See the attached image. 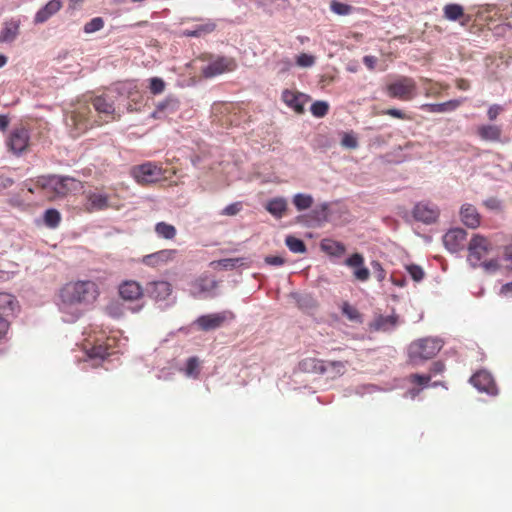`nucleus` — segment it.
<instances>
[{"mask_svg": "<svg viewBox=\"0 0 512 512\" xmlns=\"http://www.w3.org/2000/svg\"><path fill=\"white\" fill-rule=\"evenodd\" d=\"M99 294V287L92 280L68 282L60 290L61 307L64 309L73 305L93 304Z\"/></svg>", "mask_w": 512, "mask_h": 512, "instance_id": "f257e3e1", "label": "nucleus"}, {"mask_svg": "<svg viewBox=\"0 0 512 512\" xmlns=\"http://www.w3.org/2000/svg\"><path fill=\"white\" fill-rule=\"evenodd\" d=\"M91 114L92 111L89 105L83 103L79 104L66 117V125L69 128L70 134L73 138H77L94 126L102 124L101 121L93 119Z\"/></svg>", "mask_w": 512, "mask_h": 512, "instance_id": "f03ea898", "label": "nucleus"}, {"mask_svg": "<svg viewBox=\"0 0 512 512\" xmlns=\"http://www.w3.org/2000/svg\"><path fill=\"white\" fill-rule=\"evenodd\" d=\"M442 348V342L436 338H422L409 346V358L414 364L433 358Z\"/></svg>", "mask_w": 512, "mask_h": 512, "instance_id": "7ed1b4c3", "label": "nucleus"}, {"mask_svg": "<svg viewBox=\"0 0 512 512\" xmlns=\"http://www.w3.org/2000/svg\"><path fill=\"white\" fill-rule=\"evenodd\" d=\"M386 93L390 98L410 101L417 95V85L413 78L401 76L387 84Z\"/></svg>", "mask_w": 512, "mask_h": 512, "instance_id": "20e7f679", "label": "nucleus"}, {"mask_svg": "<svg viewBox=\"0 0 512 512\" xmlns=\"http://www.w3.org/2000/svg\"><path fill=\"white\" fill-rule=\"evenodd\" d=\"M445 370V365L440 362H434L430 367V373L426 375L413 373L407 377V381L412 385L406 392L411 399H415L420 392L429 386L431 378L437 374H441Z\"/></svg>", "mask_w": 512, "mask_h": 512, "instance_id": "39448f33", "label": "nucleus"}, {"mask_svg": "<svg viewBox=\"0 0 512 512\" xmlns=\"http://www.w3.org/2000/svg\"><path fill=\"white\" fill-rule=\"evenodd\" d=\"M131 174L135 180L142 185L156 183L166 178L165 170L153 162H146L134 166L131 170Z\"/></svg>", "mask_w": 512, "mask_h": 512, "instance_id": "423d86ee", "label": "nucleus"}, {"mask_svg": "<svg viewBox=\"0 0 512 512\" xmlns=\"http://www.w3.org/2000/svg\"><path fill=\"white\" fill-rule=\"evenodd\" d=\"M491 250V242L486 237L476 234L472 237L468 246V261L473 267H478Z\"/></svg>", "mask_w": 512, "mask_h": 512, "instance_id": "0eeeda50", "label": "nucleus"}, {"mask_svg": "<svg viewBox=\"0 0 512 512\" xmlns=\"http://www.w3.org/2000/svg\"><path fill=\"white\" fill-rule=\"evenodd\" d=\"M55 174L41 175L28 179L24 186L31 194H38L49 201H53Z\"/></svg>", "mask_w": 512, "mask_h": 512, "instance_id": "6e6552de", "label": "nucleus"}, {"mask_svg": "<svg viewBox=\"0 0 512 512\" xmlns=\"http://www.w3.org/2000/svg\"><path fill=\"white\" fill-rule=\"evenodd\" d=\"M237 68V62L232 57L221 56L211 61L201 69L204 78H213L226 72H232Z\"/></svg>", "mask_w": 512, "mask_h": 512, "instance_id": "1a4fd4ad", "label": "nucleus"}, {"mask_svg": "<svg viewBox=\"0 0 512 512\" xmlns=\"http://www.w3.org/2000/svg\"><path fill=\"white\" fill-rule=\"evenodd\" d=\"M30 143L29 131L24 127L14 128L6 141L9 150L19 156L27 151Z\"/></svg>", "mask_w": 512, "mask_h": 512, "instance_id": "9d476101", "label": "nucleus"}, {"mask_svg": "<svg viewBox=\"0 0 512 512\" xmlns=\"http://www.w3.org/2000/svg\"><path fill=\"white\" fill-rule=\"evenodd\" d=\"M412 215L416 221L429 225L438 220L440 209L436 204L421 201L413 207Z\"/></svg>", "mask_w": 512, "mask_h": 512, "instance_id": "9b49d317", "label": "nucleus"}, {"mask_svg": "<svg viewBox=\"0 0 512 512\" xmlns=\"http://www.w3.org/2000/svg\"><path fill=\"white\" fill-rule=\"evenodd\" d=\"M82 188L81 181L69 177L55 174L54 188H53V201L56 199L64 198L70 193L76 192Z\"/></svg>", "mask_w": 512, "mask_h": 512, "instance_id": "f8f14e48", "label": "nucleus"}, {"mask_svg": "<svg viewBox=\"0 0 512 512\" xmlns=\"http://www.w3.org/2000/svg\"><path fill=\"white\" fill-rule=\"evenodd\" d=\"M232 317V313L228 311L206 314L198 317L195 320V325L202 331L215 330L222 327Z\"/></svg>", "mask_w": 512, "mask_h": 512, "instance_id": "ddd939ff", "label": "nucleus"}, {"mask_svg": "<svg viewBox=\"0 0 512 512\" xmlns=\"http://www.w3.org/2000/svg\"><path fill=\"white\" fill-rule=\"evenodd\" d=\"M172 292V285L168 281H152L146 285L147 295L156 302L168 300V298L172 295Z\"/></svg>", "mask_w": 512, "mask_h": 512, "instance_id": "4468645a", "label": "nucleus"}, {"mask_svg": "<svg viewBox=\"0 0 512 512\" xmlns=\"http://www.w3.org/2000/svg\"><path fill=\"white\" fill-rule=\"evenodd\" d=\"M344 264L353 269V276L356 280L366 282L370 278V271L365 266V259L362 254H352L344 261Z\"/></svg>", "mask_w": 512, "mask_h": 512, "instance_id": "2eb2a0df", "label": "nucleus"}, {"mask_svg": "<svg viewBox=\"0 0 512 512\" xmlns=\"http://www.w3.org/2000/svg\"><path fill=\"white\" fill-rule=\"evenodd\" d=\"M467 232L462 228L450 229L443 236V243L450 252H458L464 247Z\"/></svg>", "mask_w": 512, "mask_h": 512, "instance_id": "dca6fc26", "label": "nucleus"}, {"mask_svg": "<svg viewBox=\"0 0 512 512\" xmlns=\"http://www.w3.org/2000/svg\"><path fill=\"white\" fill-rule=\"evenodd\" d=\"M118 293L122 300L132 302L142 298L144 289L135 280H125L119 285Z\"/></svg>", "mask_w": 512, "mask_h": 512, "instance_id": "f3484780", "label": "nucleus"}, {"mask_svg": "<svg viewBox=\"0 0 512 512\" xmlns=\"http://www.w3.org/2000/svg\"><path fill=\"white\" fill-rule=\"evenodd\" d=\"M470 382L479 391L486 392L491 395L497 394V386L490 373L487 371H478L471 378Z\"/></svg>", "mask_w": 512, "mask_h": 512, "instance_id": "a211bd4d", "label": "nucleus"}, {"mask_svg": "<svg viewBox=\"0 0 512 512\" xmlns=\"http://www.w3.org/2000/svg\"><path fill=\"white\" fill-rule=\"evenodd\" d=\"M177 254L175 249H163L155 253L145 255L142 258V263L150 267H158L165 265L174 260Z\"/></svg>", "mask_w": 512, "mask_h": 512, "instance_id": "6ab92c4d", "label": "nucleus"}, {"mask_svg": "<svg viewBox=\"0 0 512 512\" xmlns=\"http://www.w3.org/2000/svg\"><path fill=\"white\" fill-rule=\"evenodd\" d=\"M281 97L283 102L296 113L302 114L304 112V105L308 100L305 94L286 89L282 92Z\"/></svg>", "mask_w": 512, "mask_h": 512, "instance_id": "aec40b11", "label": "nucleus"}, {"mask_svg": "<svg viewBox=\"0 0 512 512\" xmlns=\"http://www.w3.org/2000/svg\"><path fill=\"white\" fill-rule=\"evenodd\" d=\"M63 6L61 0H50L43 7H41L34 16V24H43L47 22L52 16L57 14Z\"/></svg>", "mask_w": 512, "mask_h": 512, "instance_id": "412c9836", "label": "nucleus"}, {"mask_svg": "<svg viewBox=\"0 0 512 512\" xmlns=\"http://www.w3.org/2000/svg\"><path fill=\"white\" fill-rule=\"evenodd\" d=\"M85 209L88 212L101 211L111 207L109 203V196L105 193L88 192L86 194Z\"/></svg>", "mask_w": 512, "mask_h": 512, "instance_id": "4be33fe9", "label": "nucleus"}, {"mask_svg": "<svg viewBox=\"0 0 512 512\" xmlns=\"http://www.w3.org/2000/svg\"><path fill=\"white\" fill-rule=\"evenodd\" d=\"M461 221L469 228L475 229L481 223V216L471 204H463L460 209Z\"/></svg>", "mask_w": 512, "mask_h": 512, "instance_id": "5701e85b", "label": "nucleus"}, {"mask_svg": "<svg viewBox=\"0 0 512 512\" xmlns=\"http://www.w3.org/2000/svg\"><path fill=\"white\" fill-rule=\"evenodd\" d=\"M398 325V316L393 314L389 316L379 315L369 324L371 331L388 332Z\"/></svg>", "mask_w": 512, "mask_h": 512, "instance_id": "b1692460", "label": "nucleus"}, {"mask_svg": "<svg viewBox=\"0 0 512 512\" xmlns=\"http://www.w3.org/2000/svg\"><path fill=\"white\" fill-rule=\"evenodd\" d=\"M216 286L214 279L201 276L192 283L191 293L194 297H202L203 294L213 291Z\"/></svg>", "mask_w": 512, "mask_h": 512, "instance_id": "393cba45", "label": "nucleus"}, {"mask_svg": "<svg viewBox=\"0 0 512 512\" xmlns=\"http://www.w3.org/2000/svg\"><path fill=\"white\" fill-rule=\"evenodd\" d=\"M92 105L98 114H103L105 117L113 120L115 119V107L112 101H109L107 96L101 95L93 98Z\"/></svg>", "mask_w": 512, "mask_h": 512, "instance_id": "a878e982", "label": "nucleus"}, {"mask_svg": "<svg viewBox=\"0 0 512 512\" xmlns=\"http://www.w3.org/2000/svg\"><path fill=\"white\" fill-rule=\"evenodd\" d=\"M299 367L302 371L307 373H328L326 361L317 358H306L299 363Z\"/></svg>", "mask_w": 512, "mask_h": 512, "instance_id": "bb28decb", "label": "nucleus"}, {"mask_svg": "<svg viewBox=\"0 0 512 512\" xmlns=\"http://www.w3.org/2000/svg\"><path fill=\"white\" fill-rule=\"evenodd\" d=\"M502 130L497 125H481L477 128V135L484 141H500Z\"/></svg>", "mask_w": 512, "mask_h": 512, "instance_id": "cd10ccee", "label": "nucleus"}, {"mask_svg": "<svg viewBox=\"0 0 512 512\" xmlns=\"http://www.w3.org/2000/svg\"><path fill=\"white\" fill-rule=\"evenodd\" d=\"M20 21L11 20L4 24L0 32V42L10 43L14 41L19 33Z\"/></svg>", "mask_w": 512, "mask_h": 512, "instance_id": "c85d7f7f", "label": "nucleus"}, {"mask_svg": "<svg viewBox=\"0 0 512 512\" xmlns=\"http://www.w3.org/2000/svg\"><path fill=\"white\" fill-rule=\"evenodd\" d=\"M320 247L326 254L336 257H340L346 252V247L343 243L332 239H323Z\"/></svg>", "mask_w": 512, "mask_h": 512, "instance_id": "c756f323", "label": "nucleus"}, {"mask_svg": "<svg viewBox=\"0 0 512 512\" xmlns=\"http://www.w3.org/2000/svg\"><path fill=\"white\" fill-rule=\"evenodd\" d=\"M461 103V100L455 99L444 103L424 104L422 108L432 113H443L457 109Z\"/></svg>", "mask_w": 512, "mask_h": 512, "instance_id": "7c9ffc66", "label": "nucleus"}, {"mask_svg": "<svg viewBox=\"0 0 512 512\" xmlns=\"http://www.w3.org/2000/svg\"><path fill=\"white\" fill-rule=\"evenodd\" d=\"M266 210L273 216L281 218L287 210V201L281 197L273 198L267 202Z\"/></svg>", "mask_w": 512, "mask_h": 512, "instance_id": "2f4dec72", "label": "nucleus"}, {"mask_svg": "<svg viewBox=\"0 0 512 512\" xmlns=\"http://www.w3.org/2000/svg\"><path fill=\"white\" fill-rule=\"evenodd\" d=\"M18 308L16 298L6 292H0V311L6 314L13 313Z\"/></svg>", "mask_w": 512, "mask_h": 512, "instance_id": "473e14b6", "label": "nucleus"}, {"mask_svg": "<svg viewBox=\"0 0 512 512\" xmlns=\"http://www.w3.org/2000/svg\"><path fill=\"white\" fill-rule=\"evenodd\" d=\"M112 353V346L108 342L95 344L88 351L89 357L100 359H105Z\"/></svg>", "mask_w": 512, "mask_h": 512, "instance_id": "72a5a7b5", "label": "nucleus"}, {"mask_svg": "<svg viewBox=\"0 0 512 512\" xmlns=\"http://www.w3.org/2000/svg\"><path fill=\"white\" fill-rule=\"evenodd\" d=\"M155 232L158 237L166 240L174 239L177 234L176 228L173 225L168 224L166 222H158L155 225Z\"/></svg>", "mask_w": 512, "mask_h": 512, "instance_id": "f704fd0d", "label": "nucleus"}, {"mask_svg": "<svg viewBox=\"0 0 512 512\" xmlns=\"http://www.w3.org/2000/svg\"><path fill=\"white\" fill-rule=\"evenodd\" d=\"M297 306L303 311H311L317 307V301L309 294L294 295Z\"/></svg>", "mask_w": 512, "mask_h": 512, "instance_id": "c9c22d12", "label": "nucleus"}, {"mask_svg": "<svg viewBox=\"0 0 512 512\" xmlns=\"http://www.w3.org/2000/svg\"><path fill=\"white\" fill-rule=\"evenodd\" d=\"M61 214L57 209L50 208L44 212L43 221L44 224L51 229H55L61 222Z\"/></svg>", "mask_w": 512, "mask_h": 512, "instance_id": "e433bc0d", "label": "nucleus"}, {"mask_svg": "<svg viewBox=\"0 0 512 512\" xmlns=\"http://www.w3.org/2000/svg\"><path fill=\"white\" fill-rule=\"evenodd\" d=\"M444 17L450 21H457L464 16V8L459 4H447L443 8Z\"/></svg>", "mask_w": 512, "mask_h": 512, "instance_id": "4c0bfd02", "label": "nucleus"}, {"mask_svg": "<svg viewBox=\"0 0 512 512\" xmlns=\"http://www.w3.org/2000/svg\"><path fill=\"white\" fill-rule=\"evenodd\" d=\"M293 204L298 211L306 210L312 206L313 198L311 195L299 193L293 197Z\"/></svg>", "mask_w": 512, "mask_h": 512, "instance_id": "58836bf2", "label": "nucleus"}, {"mask_svg": "<svg viewBox=\"0 0 512 512\" xmlns=\"http://www.w3.org/2000/svg\"><path fill=\"white\" fill-rule=\"evenodd\" d=\"M285 243L289 250L293 253H304L306 252V245L305 243L294 236H287Z\"/></svg>", "mask_w": 512, "mask_h": 512, "instance_id": "ea45409f", "label": "nucleus"}, {"mask_svg": "<svg viewBox=\"0 0 512 512\" xmlns=\"http://www.w3.org/2000/svg\"><path fill=\"white\" fill-rule=\"evenodd\" d=\"M342 313L353 322H362V317L357 308L349 304L348 302H344L342 305Z\"/></svg>", "mask_w": 512, "mask_h": 512, "instance_id": "a19ab883", "label": "nucleus"}, {"mask_svg": "<svg viewBox=\"0 0 512 512\" xmlns=\"http://www.w3.org/2000/svg\"><path fill=\"white\" fill-rule=\"evenodd\" d=\"M330 9L333 13L341 16L349 15L354 10V8L351 5L336 0L331 1Z\"/></svg>", "mask_w": 512, "mask_h": 512, "instance_id": "79ce46f5", "label": "nucleus"}, {"mask_svg": "<svg viewBox=\"0 0 512 512\" xmlns=\"http://www.w3.org/2000/svg\"><path fill=\"white\" fill-rule=\"evenodd\" d=\"M311 113L318 118L324 117L329 111V104L326 101H316L311 105Z\"/></svg>", "mask_w": 512, "mask_h": 512, "instance_id": "37998d69", "label": "nucleus"}, {"mask_svg": "<svg viewBox=\"0 0 512 512\" xmlns=\"http://www.w3.org/2000/svg\"><path fill=\"white\" fill-rule=\"evenodd\" d=\"M425 82L427 83V86L425 87V95L427 97L439 96L444 89L448 88V86H444L440 83H434L428 79H426Z\"/></svg>", "mask_w": 512, "mask_h": 512, "instance_id": "c03bdc74", "label": "nucleus"}, {"mask_svg": "<svg viewBox=\"0 0 512 512\" xmlns=\"http://www.w3.org/2000/svg\"><path fill=\"white\" fill-rule=\"evenodd\" d=\"M104 27V20L101 17H95L84 25V32L87 34L94 33Z\"/></svg>", "mask_w": 512, "mask_h": 512, "instance_id": "a18cd8bd", "label": "nucleus"}, {"mask_svg": "<svg viewBox=\"0 0 512 512\" xmlns=\"http://www.w3.org/2000/svg\"><path fill=\"white\" fill-rule=\"evenodd\" d=\"M149 90L153 95H158L164 92L166 84L162 78L152 77L149 80Z\"/></svg>", "mask_w": 512, "mask_h": 512, "instance_id": "49530a36", "label": "nucleus"}, {"mask_svg": "<svg viewBox=\"0 0 512 512\" xmlns=\"http://www.w3.org/2000/svg\"><path fill=\"white\" fill-rule=\"evenodd\" d=\"M328 372L333 373V377L340 376L345 372L346 364L342 361H326Z\"/></svg>", "mask_w": 512, "mask_h": 512, "instance_id": "de8ad7c7", "label": "nucleus"}, {"mask_svg": "<svg viewBox=\"0 0 512 512\" xmlns=\"http://www.w3.org/2000/svg\"><path fill=\"white\" fill-rule=\"evenodd\" d=\"M185 373L187 376L197 377L199 374V361L196 357H191L187 360Z\"/></svg>", "mask_w": 512, "mask_h": 512, "instance_id": "09e8293b", "label": "nucleus"}, {"mask_svg": "<svg viewBox=\"0 0 512 512\" xmlns=\"http://www.w3.org/2000/svg\"><path fill=\"white\" fill-rule=\"evenodd\" d=\"M408 274L410 277L416 281L419 282L424 278V271L422 267L419 265L411 264L406 267Z\"/></svg>", "mask_w": 512, "mask_h": 512, "instance_id": "8fccbe9b", "label": "nucleus"}, {"mask_svg": "<svg viewBox=\"0 0 512 512\" xmlns=\"http://www.w3.org/2000/svg\"><path fill=\"white\" fill-rule=\"evenodd\" d=\"M341 145L345 148L355 149L358 147V140L352 132L344 133L341 139Z\"/></svg>", "mask_w": 512, "mask_h": 512, "instance_id": "3c124183", "label": "nucleus"}, {"mask_svg": "<svg viewBox=\"0 0 512 512\" xmlns=\"http://www.w3.org/2000/svg\"><path fill=\"white\" fill-rule=\"evenodd\" d=\"M296 64L300 67H311L315 64V57L306 53H301L296 57Z\"/></svg>", "mask_w": 512, "mask_h": 512, "instance_id": "603ef678", "label": "nucleus"}, {"mask_svg": "<svg viewBox=\"0 0 512 512\" xmlns=\"http://www.w3.org/2000/svg\"><path fill=\"white\" fill-rule=\"evenodd\" d=\"M312 215L318 222L326 221L328 217V205L321 204L312 211Z\"/></svg>", "mask_w": 512, "mask_h": 512, "instance_id": "864d4df0", "label": "nucleus"}, {"mask_svg": "<svg viewBox=\"0 0 512 512\" xmlns=\"http://www.w3.org/2000/svg\"><path fill=\"white\" fill-rule=\"evenodd\" d=\"M241 209H242V203L235 202V203H232V204L226 206L222 211V215L234 216V215L238 214L241 211Z\"/></svg>", "mask_w": 512, "mask_h": 512, "instance_id": "5fc2aeb1", "label": "nucleus"}, {"mask_svg": "<svg viewBox=\"0 0 512 512\" xmlns=\"http://www.w3.org/2000/svg\"><path fill=\"white\" fill-rule=\"evenodd\" d=\"M371 266L375 272V275H376V278L378 281H383L386 277V272L385 270L383 269L382 265L380 262L378 261H372L371 262Z\"/></svg>", "mask_w": 512, "mask_h": 512, "instance_id": "6e6d98bb", "label": "nucleus"}, {"mask_svg": "<svg viewBox=\"0 0 512 512\" xmlns=\"http://www.w3.org/2000/svg\"><path fill=\"white\" fill-rule=\"evenodd\" d=\"M196 29L200 37L202 35L213 32L216 29V24L214 22H208L203 25H199Z\"/></svg>", "mask_w": 512, "mask_h": 512, "instance_id": "4d7b16f0", "label": "nucleus"}, {"mask_svg": "<svg viewBox=\"0 0 512 512\" xmlns=\"http://www.w3.org/2000/svg\"><path fill=\"white\" fill-rule=\"evenodd\" d=\"M385 115H389L394 118H398L401 120H408L410 117L406 115L403 111L396 109V108H390L383 112Z\"/></svg>", "mask_w": 512, "mask_h": 512, "instance_id": "13d9d810", "label": "nucleus"}, {"mask_svg": "<svg viewBox=\"0 0 512 512\" xmlns=\"http://www.w3.org/2000/svg\"><path fill=\"white\" fill-rule=\"evenodd\" d=\"M480 266H483L486 271H496L499 268V263L496 259H491L488 261L484 259L482 260Z\"/></svg>", "mask_w": 512, "mask_h": 512, "instance_id": "bf43d9fd", "label": "nucleus"}, {"mask_svg": "<svg viewBox=\"0 0 512 512\" xmlns=\"http://www.w3.org/2000/svg\"><path fill=\"white\" fill-rule=\"evenodd\" d=\"M264 260H265V263H267L268 265H273V266H281L285 263L284 258H282L280 256H266Z\"/></svg>", "mask_w": 512, "mask_h": 512, "instance_id": "052dcab7", "label": "nucleus"}, {"mask_svg": "<svg viewBox=\"0 0 512 512\" xmlns=\"http://www.w3.org/2000/svg\"><path fill=\"white\" fill-rule=\"evenodd\" d=\"M503 108L500 105H492L488 109L487 115L490 120H495L497 116L502 112Z\"/></svg>", "mask_w": 512, "mask_h": 512, "instance_id": "680f3d73", "label": "nucleus"}, {"mask_svg": "<svg viewBox=\"0 0 512 512\" xmlns=\"http://www.w3.org/2000/svg\"><path fill=\"white\" fill-rule=\"evenodd\" d=\"M167 107H171V109H175L177 107V101L171 98L166 99L165 101L161 102L157 106L158 111H163Z\"/></svg>", "mask_w": 512, "mask_h": 512, "instance_id": "e2e57ef3", "label": "nucleus"}, {"mask_svg": "<svg viewBox=\"0 0 512 512\" xmlns=\"http://www.w3.org/2000/svg\"><path fill=\"white\" fill-rule=\"evenodd\" d=\"M504 260L507 262V268L512 270V244L505 246Z\"/></svg>", "mask_w": 512, "mask_h": 512, "instance_id": "0e129e2a", "label": "nucleus"}, {"mask_svg": "<svg viewBox=\"0 0 512 512\" xmlns=\"http://www.w3.org/2000/svg\"><path fill=\"white\" fill-rule=\"evenodd\" d=\"M376 62H377V58L372 55H366L363 58V63L366 65V67L369 70H373L375 68Z\"/></svg>", "mask_w": 512, "mask_h": 512, "instance_id": "69168bd1", "label": "nucleus"}, {"mask_svg": "<svg viewBox=\"0 0 512 512\" xmlns=\"http://www.w3.org/2000/svg\"><path fill=\"white\" fill-rule=\"evenodd\" d=\"M9 330V322L4 319L3 317H0V340L5 337Z\"/></svg>", "mask_w": 512, "mask_h": 512, "instance_id": "338daca9", "label": "nucleus"}, {"mask_svg": "<svg viewBox=\"0 0 512 512\" xmlns=\"http://www.w3.org/2000/svg\"><path fill=\"white\" fill-rule=\"evenodd\" d=\"M14 184V180L10 177L0 176V189H7Z\"/></svg>", "mask_w": 512, "mask_h": 512, "instance_id": "774afa93", "label": "nucleus"}]
</instances>
